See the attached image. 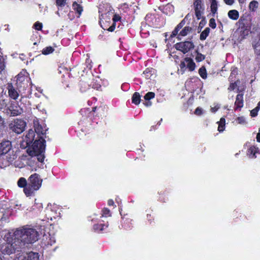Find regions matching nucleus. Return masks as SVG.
Instances as JSON below:
<instances>
[{
  "label": "nucleus",
  "instance_id": "1",
  "mask_svg": "<svg viewBox=\"0 0 260 260\" xmlns=\"http://www.w3.org/2000/svg\"><path fill=\"white\" fill-rule=\"evenodd\" d=\"M13 236L23 249L27 245L36 242L39 239V234L35 229L24 226L17 229Z\"/></svg>",
  "mask_w": 260,
  "mask_h": 260
},
{
  "label": "nucleus",
  "instance_id": "2",
  "mask_svg": "<svg viewBox=\"0 0 260 260\" xmlns=\"http://www.w3.org/2000/svg\"><path fill=\"white\" fill-rule=\"evenodd\" d=\"M16 238L14 237L12 243H4L0 245V251L4 254L10 255L15 252L16 250L19 251L22 249L20 246V244L17 241Z\"/></svg>",
  "mask_w": 260,
  "mask_h": 260
},
{
  "label": "nucleus",
  "instance_id": "3",
  "mask_svg": "<svg viewBox=\"0 0 260 260\" xmlns=\"http://www.w3.org/2000/svg\"><path fill=\"white\" fill-rule=\"evenodd\" d=\"M25 125L26 123L23 120L16 119L9 124V128L12 132L19 134L24 131Z\"/></svg>",
  "mask_w": 260,
  "mask_h": 260
},
{
  "label": "nucleus",
  "instance_id": "4",
  "mask_svg": "<svg viewBox=\"0 0 260 260\" xmlns=\"http://www.w3.org/2000/svg\"><path fill=\"white\" fill-rule=\"evenodd\" d=\"M45 140L41 136H40L38 140L34 141L32 145V149L34 154L38 153H44L45 149Z\"/></svg>",
  "mask_w": 260,
  "mask_h": 260
},
{
  "label": "nucleus",
  "instance_id": "5",
  "mask_svg": "<svg viewBox=\"0 0 260 260\" xmlns=\"http://www.w3.org/2000/svg\"><path fill=\"white\" fill-rule=\"evenodd\" d=\"M29 184L33 187L35 190H38L41 186L42 183V179L40 178V176L35 173L29 177L28 178Z\"/></svg>",
  "mask_w": 260,
  "mask_h": 260
},
{
  "label": "nucleus",
  "instance_id": "6",
  "mask_svg": "<svg viewBox=\"0 0 260 260\" xmlns=\"http://www.w3.org/2000/svg\"><path fill=\"white\" fill-rule=\"evenodd\" d=\"M193 47V44L190 41L181 42L175 45V48L177 50L181 51L184 54L188 52Z\"/></svg>",
  "mask_w": 260,
  "mask_h": 260
},
{
  "label": "nucleus",
  "instance_id": "7",
  "mask_svg": "<svg viewBox=\"0 0 260 260\" xmlns=\"http://www.w3.org/2000/svg\"><path fill=\"white\" fill-rule=\"evenodd\" d=\"M39 255L37 253L29 252L28 253H19L16 255L14 260H39Z\"/></svg>",
  "mask_w": 260,
  "mask_h": 260
},
{
  "label": "nucleus",
  "instance_id": "8",
  "mask_svg": "<svg viewBox=\"0 0 260 260\" xmlns=\"http://www.w3.org/2000/svg\"><path fill=\"white\" fill-rule=\"evenodd\" d=\"M12 148L10 141H3L0 143V155L7 153Z\"/></svg>",
  "mask_w": 260,
  "mask_h": 260
},
{
  "label": "nucleus",
  "instance_id": "9",
  "mask_svg": "<svg viewBox=\"0 0 260 260\" xmlns=\"http://www.w3.org/2000/svg\"><path fill=\"white\" fill-rule=\"evenodd\" d=\"M35 133L33 130L29 129L27 134L23 138V141L26 143V145L28 146L31 144L34 140Z\"/></svg>",
  "mask_w": 260,
  "mask_h": 260
},
{
  "label": "nucleus",
  "instance_id": "10",
  "mask_svg": "<svg viewBox=\"0 0 260 260\" xmlns=\"http://www.w3.org/2000/svg\"><path fill=\"white\" fill-rule=\"evenodd\" d=\"M8 90L9 96L14 99L16 100L19 96V94L16 89L13 87L12 84H9L8 85Z\"/></svg>",
  "mask_w": 260,
  "mask_h": 260
},
{
  "label": "nucleus",
  "instance_id": "11",
  "mask_svg": "<svg viewBox=\"0 0 260 260\" xmlns=\"http://www.w3.org/2000/svg\"><path fill=\"white\" fill-rule=\"evenodd\" d=\"M236 109H241L243 107V94L239 93L237 94L235 103Z\"/></svg>",
  "mask_w": 260,
  "mask_h": 260
},
{
  "label": "nucleus",
  "instance_id": "12",
  "mask_svg": "<svg viewBox=\"0 0 260 260\" xmlns=\"http://www.w3.org/2000/svg\"><path fill=\"white\" fill-rule=\"evenodd\" d=\"M185 61L186 62V68H188L189 71H193L196 68V64L193 60L189 57L185 58Z\"/></svg>",
  "mask_w": 260,
  "mask_h": 260
},
{
  "label": "nucleus",
  "instance_id": "13",
  "mask_svg": "<svg viewBox=\"0 0 260 260\" xmlns=\"http://www.w3.org/2000/svg\"><path fill=\"white\" fill-rule=\"evenodd\" d=\"M257 152V149L254 147H250L247 150V155L250 158H256L255 154Z\"/></svg>",
  "mask_w": 260,
  "mask_h": 260
},
{
  "label": "nucleus",
  "instance_id": "14",
  "mask_svg": "<svg viewBox=\"0 0 260 260\" xmlns=\"http://www.w3.org/2000/svg\"><path fill=\"white\" fill-rule=\"evenodd\" d=\"M35 132L39 135L40 136L41 135H44L46 134V132L47 131V129H44L42 125L40 124H36L35 125Z\"/></svg>",
  "mask_w": 260,
  "mask_h": 260
},
{
  "label": "nucleus",
  "instance_id": "15",
  "mask_svg": "<svg viewBox=\"0 0 260 260\" xmlns=\"http://www.w3.org/2000/svg\"><path fill=\"white\" fill-rule=\"evenodd\" d=\"M239 13L236 10H230L228 12V16L230 18L236 20L239 18Z\"/></svg>",
  "mask_w": 260,
  "mask_h": 260
},
{
  "label": "nucleus",
  "instance_id": "16",
  "mask_svg": "<svg viewBox=\"0 0 260 260\" xmlns=\"http://www.w3.org/2000/svg\"><path fill=\"white\" fill-rule=\"evenodd\" d=\"M36 190L34 189L33 187L30 186L29 184L24 188V192L27 197L31 196L34 191Z\"/></svg>",
  "mask_w": 260,
  "mask_h": 260
},
{
  "label": "nucleus",
  "instance_id": "17",
  "mask_svg": "<svg viewBox=\"0 0 260 260\" xmlns=\"http://www.w3.org/2000/svg\"><path fill=\"white\" fill-rule=\"evenodd\" d=\"M154 73V70L153 69H147L144 72L143 75L145 76L146 79H150Z\"/></svg>",
  "mask_w": 260,
  "mask_h": 260
},
{
  "label": "nucleus",
  "instance_id": "18",
  "mask_svg": "<svg viewBox=\"0 0 260 260\" xmlns=\"http://www.w3.org/2000/svg\"><path fill=\"white\" fill-rule=\"evenodd\" d=\"M140 95L138 92H135L132 97V102L135 105H138L140 103Z\"/></svg>",
  "mask_w": 260,
  "mask_h": 260
},
{
  "label": "nucleus",
  "instance_id": "19",
  "mask_svg": "<svg viewBox=\"0 0 260 260\" xmlns=\"http://www.w3.org/2000/svg\"><path fill=\"white\" fill-rule=\"evenodd\" d=\"M210 8L211 11L213 14H215V13H217V2L216 0H211Z\"/></svg>",
  "mask_w": 260,
  "mask_h": 260
},
{
  "label": "nucleus",
  "instance_id": "20",
  "mask_svg": "<svg viewBox=\"0 0 260 260\" xmlns=\"http://www.w3.org/2000/svg\"><path fill=\"white\" fill-rule=\"evenodd\" d=\"M210 30V29L209 27H206L205 30L201 32L200 37V40H205L209 35Z\"/></svg>",
  "mask_w": 260,
  "mask_h": 260
},
{
  "label": "nucleus",
  "instance_id": "21",
  "mask_svg": "<svg viewBox=\"0 0 260 260\" xmlns=\"http://www.w3.org/2000/svg\"><path fill=\"white\" fill-rule=\"evenodd\" d=\"M73 8L76 11L79 15H80L83 11V8L79 4H77L76 2H74L73 4Z\"/></svg>",
  "mask_w": 260,
  "mask_h": 260
},
{
  "label": "nucleus",
  "instance_id": "22",
  "mask_svg": "<svg viewBox=\"0 0 260 260\" xmlns=\"http://www.w3.org/2000/svg\"><path fill=\"white\" fill-rule=\"evenodd\" d=\"M194 10H204L201 0H196L194 2Z\"/></svg>",
  "mask_w": 260,
  "mask_h": 260
},
{
  "label": "nucleus",
  "instance_id": "23",
  "mask_svg": "<svg viewBox=\"0 0 260 260\" xmlns=\"http://www.w3.org/2000/svg\"><path fill=\"white\" fill-rule=\"evenodd\" d=\"M54 49L53 47L51 46L47 47L45 48H44L42 51V54L44 55H48L51 53H52L54 51Z\"/></svg>",
  "mask_w": 260,
  "mask_h": 260
},
{
  "label": "nucleus",
  "instance_id": "24",
  "mask_svg": "<svg viewBox=\"0 0 260 260\" xmlns=\"http://www.w3.org/2000/svg\"><path fill=\"white\" fill-rule=\"evenodd\" d=\"M17 184L20 187H25L27 186L26 180L24 178L21 177L18 180Z\"/></svg>",
  "mask_w": 260,
  "mask_h": 260
},
{
  "label": "nucleus",
  "instance_id": "25",
  "mask_svg": "<svg viewBox=\"0 0 260 260\" xmlns=\"http://www.w3.org/2000/svg\"><path fill=\"white\" fill-rule=\"evenodd\" d=\"M199 73L203 79L207 78V72L204 67H201L199 70Z\"/></svg>",
  "mask_w": 260,
  "mask_h": 260
},
{
  "label": "nucleus",
  "instance_id": "26",
  "mask_svg": "<svg viewBox=\"0 0 260 260\" xmlns=\"http://www.w3.org/2000/svg\"><path fill=\"white\" fill-rule=\"evenodd\" d=\"M105 226L106 228H107L108 224L106 225V224H96L94 225L93 229L95 231L99 230L100 231H103L105 229V228H104Z\"/></svg>",
  "mask_w": 260,
  "mask_h": 260
},
{
  "label": "nucleus",
  "instance_id": "27",
  "mask_svg": "<svg viewBox=\"0 0 260 260\" xmlns=\"http://www.w3.org/2000/svg\"><path fill=\"white\" fill-rule=\"evenodd\" d=\"M6 68L5 62L2 56L0 55V75L4 71Z\"/></svg>",
  "mask_w": 260,
  "mask_h": 260
},
{
  "label": "nucleus",
  "instance_id": "28",
  "mask_svg": "<svg viewBox=\"0 0 260 260\" xmlns=\"http://www.w3.org/2000/svg\"><path fill=\"white\" fill-rule=\"evenodd\" d=\"M258 2L255 1H251L249 5V7L250 10L252 11H254L255 9L258 7Z\"/></svg>",
  "mask_w": 260,
  "mask_h": 260
},
{
  "label": "nucleus",
  "instance_id": "29",
  "mask_svg": "<svg viewBox=\"0 0 260 260\" xmlns=\"http://www.w3.org/2000/svg\"><path fill=\"white\" fill-rule=\"evenodd\" d=\"M23 112V110L21 108H18L17 107H16V109H13L11 110V114L13 116H17L18 115L21 114Z\"/></svg>",
  "mask_w": 260,
  "mask_h": 260
},
{
  "label": "nucleus",
  "instance_id": "30",
  "mask_svg": "<svg viewBox=\"0 0 260 260\" xmlns=\"http://www.w3.org/2000/svg\"><path fill=\"white\" fill-rule=\"evenodd\" d=\"M191 28L189 27H185L180 32L179 36H185L191 30Z\"/></svg>",
  "mask_w": 260,
  "mask_h": 260
},
{
  "label": "nucleus",
  "instance_id": "31",
  "mask_svg": "<svg viewBox=\"0 0 260 260\" xmlns=\"http://www.w3.org/2000/svg\"><path fill=\"white\" fill-rule=\"evenodd\" d=\"M155 94L152 92H149L147 93L144 96V99L146 101H149L154 98Z\"/></svg>",
  "mask_w": 260,
  "mask_h": 260
},
{
  "label": "nucleus",
  "instance_id": "32",
  "mask_svg": "<svg viewBox=\"0 0 260 260\" xmlns=\"http://www.w3.org/2000/svg\"><path fill=\"white\" fill-rule=\"evenodd\" d=\"M205 56L202 54L197 52V56L196 57V60L198 62H200L205 59Z\"/></svg>",
  "mask_w": 260,
  "mask_h": 260
},
{
  "label": "nucleus",
  "instance_id": "33",
  "mask_svg": "<svg viewBox=\"0 0 260 260\" xmlns=\"http://www.w3.org/2000/svg\"><path fill=\"white\" fill-rule=\"evenodd\" d=\"M259 110V106H257L250 111V115L252 117H255L257 115V112Z\"/></svg>",
  "mask_w": 260,
  "mask_h": 260
},
{
  "label": "nucleus",
  "instance_id": "34",
  "mask_svg": "<svg viewBox=\"0 0 260 260\" xmlns=\"http://www.w3.org/2000/svg\"><path fill=\"white\" fill-rule=\"evenodd\" d=\"M180 70L183 73H184L186 69V62L185 61V59L181 61L180 64Z\"/></svg>",
  "mask_w": 260,
  "mask_h": 260
},
{
  "label": "nucleus",
  "instance_id": "35",
  "mask_svg": "<svg viewBox=\"0 0 260 260\" xmlns=\"http://www.w3.org/2000/svg\"><path fill=\"white\" fill-rule=\"evenodd\" d=\"M57 6L60 8L64 7L66 4V0H56Z\"/></svg>",
  "mask_w": 260,
  "mask_h": 260
},
{
  "label": "nucleus",
  "instance_id": "36",
  "mask_svg": "<svg viewBox=\"0 0 260 260\" xmlns=\"http://www.w3.org/2000/svg\"><path fill=\"white\" fill-rule=\"evenodd\" d=\"M35 155L37 156V159L40 162H43L44 159V153H38V154H35Z\"/></svg>",
  "mask_w": 260,
  "mask_h": 260
},
{
  "label": "nucleus",
  "instance_id": "37",
  "mask_svg": "<svg viewBox=\"0 0 260 260\" xmlns=\"http://www.w3.org/2000/svg\"><path fill=\"white\" fill-rule=\"evenodd\" d=\"M110 216V211L108 208H104L103 210L102 216L107 217Z\"/></svg>",
  "mask_w": 260,
  "mask_h": 260
},
{
  "label": "nucleus",
  "instance_id": "38",
  "mask_svg": "<svg viewBox=\"0 0 260 260\" xmlns=\"http://www.w3.org/2000/svg\"><path fill=\"white\" fill-rule=\"evenodd\" d=\"M203 10H195L196 16L198 19H200L202 17Z\"/></svg>",
  "mask_w": 260,
  "mask_h": 260
},
{
  "label": "nucleus",
  "instance_id": "39",
  "mask_svg": "<svg viewBox=\"0 0 260 260\" xmlns=\"http://www.w3.org/2000/svg\"><path fill=\"white\" fill-rule=\"evenodd\" d=\"M209 26L212 28H215L216 27V24L215 23V20L214 18H211L210 19Z\"/></svg>",
  "mask_w": 260,
  "mask_h": 260
},
{
  "label": "nucleus",
  "instance_id": "40",
  "mask_svg": "<svg viewBox=\"0 0 260 260\" xmlns=\"http://www.w3.org/2000/svg\"><path fill=\"white\" fill-rule=\"evenodd\" d=\"M34 27L36 29L40 30L42 28V24L40 22H37L34 24Z\"/></svg>",
  "mask_w": 260,
  "mask_h": 260
},
{
  "label": "nucleus",
  "instance_id": "41",
  "mask_svg": "<svg viewBox=\"0 0 260 260\" xmlns=\"http://www.w3.org/2000/svg\"><path fill=\"white\" fill-rule=\"evenodd\" d=\"M194 113L197 115H201L202 113V109L200 107H198L194 112Z\"/></svg>",
  "mask_w": 260,
  "mask_h": 260
},
{
  "label": "nucleus",
  "instance_id": "42",
  "mask_svg": "<svg viewBox=\"0 0 260 260\" xmlns=\"http://www.w3.org/2000/svg\"><path fill=\"white\" fill-rule=\"evenodd\" d=\"M90 86H92V87L94 89H96L99 90L101 88V85L98 83H94L92 84H91Z\"/></svg>",
  "mask_w": 260,
  "mask_h": 260
},
{
  "label": "nucleus",
  "instance_id": "43",
  "mask_svg": "<svg viewBox=\"0 0 260 260\" xmlns=\"http://www.w3.org/2000/svg\"><path fill=\"white\" fill-rule=\"evenodd\" d=\"M238 73V69L236 68H234L232 69L230 77H232L233 75H235Z\"/></svg>",
  "mask_w": 260,
  "mask_h": 260
},
{
  "label": "nucleus",
  "instance_id": "44",
  "mask_svg": "<svg viewBox=\"0 0 260 260\" xmlns=\"http://www.w3.org/2000/svg\"><path fill=\"white\" fill-rule=\"evenodd\" d=\"M224 2L228 5L231 6L234 3V0H223Z\"/></svg>",
  "mask_w": 260,
  "mask_h": 260
},
{
  "label": "nucleus",
  "instance_id": "45",
  "mask_svg": "<svg viewBox=\"0 0 260 260\" xmlns=\"http://www.w3.org/2000/svg\"><path fill=\"white\" fill-rule=\"evenodd\" d=\"M179 31V29H177V27H176V28H175V29L173 31L172 33L171 37H174L176 36L177 35Z\"/></svg>",
  "mask_w": 260,
  "mask_h": 260
},
{
  "label": "nucleus",
  "instance_id": "46",
  "mask_svg": "<svg viewBox=\"0 0 260 260\" xmlns=\"http://www.w3.org/2000/svg\"><path fill=\"white\" fill-rule=\"evenodd\" d=\"M237 120L240 124L243 123L245 122V119L243 117H238Z\"/></svg>",
  "mask_w": 260,
  "mask_h": 260
},
{
  "label": "nucleus",
  "instance_id": "47",
  "mask_svg": "<svg viewBox=\"0 0 260 260\" xmlns=\"http://www.w3.org/2000/svg\"><path fill=\"white\" fill-rule=\"evenodd\" d=\"M120 19V17L118 15H114L113 18V20L114 22H116Z\"/></svg>",
  "mask_w": 260,
  "mask_h": 260
},
{
  "label": "nucleus",
  "instance_id": "48",
  "mask_svg": "<svg viewBox=\"0 0 260 260\" xmlns=\"http://www.w3.org/2000/svg\"><path fill=\"white\" fill-rule=\"evenodd\" d=\"M224 126H223V124H220L219 123V125H218V130L219 132H223L224 131Z\"/></svg>",
  "mask_w": 260,
  "mask_h": 260
},
{
  "label": "nucleus",
  "instance_id": "49",
  "mask_svg": "<svg viewBox=\"0 0 260 260\" xmlns=\"http://www.w3.org/2000/svg\"><path fill=\"white\" fill-rule=\"evenodd\" d=\"M219 108V106H216L214 107H212L211 109V111L212 112H215L216 111H217V110Z\"/></svg>",
  "mask_w": 260,
  "mask_h": 260
},
{
  "label": "nucleus",
  "instance_id": "50",
  "mask_svg": "<svg viewBox=\"0 0 260 260\" xmlns=\"http://www.w3.org/2000/svg\"><path fill=\"white\" fill-rule=\"evenodd\" d=\"M115 28V25L113 24L112 26L109 27L108 30L109 31H113Z\"/></svg>",
  "mask_w": 260,
  "mask_h": 260
},
{
  "label": "nucleus",
  "instance_id": "51",
  "mask_svg": "<svg viewBox=\"0 0 260 260\" xmlns=\"http://www.w3.org/2000/svg\"><path fill=\"white\" fill-rule=\"evenodd\" d=\"M235 86H236L235 83H231L230 87L229 88V89H231L232 90L234 89L235 88Z\"/></svg>",
  "mask_w": 260,
  "mask_h": 260
},
{
  "label": "nucleus",
  "instance_id": "52",
  "mask_svg": "<svg viewBox=\"0 0 260 260\" xmlns=\"http://www.w3.org/2000/svg\"><path fill=\"white\" fill-rule=\"evenodd\" d=\"M225 119L224 118H221L219 122V123L220 124H223V126H225Z\"/></svg>",
  "mask_w": 260,
  "mask_h": 260
},
{
  "label": "nucleus",
  "instance_id": "53",
  "mask_svg": "<svg viewBox=\"0 0 260 260\" xmlns=\"http://www.w3.org/2000/svg\"><path fill=\"white\" fill-rule=\"evenodd\" d=\"M144 104L146 106L149 107V106H150L151 105V102L149 101H147L145 103H144Z\"/></svg>",
  "mask_w": 260,
  "mask_h": 260
},
{
  "label": "nucleus",
  "instance_id": "54",
  "mask_svg": "<svg viewBox=\"0 0 260 260\" xmlns=\"http://www.w3.org/2000/svg\"><path fill=\"white\" fill-rule=\"evenodd\" d=\"M114 202L112 200H109L108 202V204L109 206H112L114 205Z\"/></svg>",
  "mask_w": 260,
  "mask_h": 260
},
{
  "label": "nucleus",
  "instance_id": "55",
  "mask_svg": "<svg viewBox=\"0 0 260 260\" xmlns=\"http://www.w3.org/2000/svg\"><path fill=\"white\" fill-rule=\"evenodd\" d=\"M188 15H189V14H187V15L185 16V18H184L183 20H182V21H181V22H180V23H181V24L183 25V26H184V24H185V19L187 18L188 17Z\"/></svg>",
  "mask_w": 260,
  "mask_h": 260
},
{
  "label": "nucleus",
  "instance_id": "56",
  "mask_svg": "<svg viewBox=\"0 0 260 260\" xmlns=\"http://www.w3.org/2000/svg\"><path fill=\"white\" fill-rule=\"evenodd\" d=\"M183 25L181 24V23H179V24H178V25L176 26L177 27V29H180L182 27H183Z\"/></svg>",
  "mask_w": 260,
  "mask_h": 260
},
{
  "label": "nucleus",
  "instance_id": "57",
  "mask_svg": "<svg viewBox=\"0 0 260 260\" xmlns=\"http://www.w3.org/2000/svg\"><path fill=\"white\" fill-rule=\"evenodd\" d=\"M256 139L258 142H260V133L257 134Z\"/></svg>",
  "mask_w": 260,
  "mask_h": 260
},
{
  "label": "nucleus",
  "instance_id": "58",
  "mask_svg": "<svg viewBox=\"0 0 260 260\" xmlns=\"http://www.w3.org/2000/svg\"><path fill=\"white\" fill-rule=\"evenodd\" d=\"M205 23V21L203 20H201V21L200 23V25H204Z\"/></svg>",
  "mask_w": 260,
  "mask_h": 260
},
{
  "label": "nucleus",
  "instance_id": "59",
  "mask_svg": "<svg viewBox=\"0 0 260 260\" xmlns=\"http://www.w3.org/2000/svg\"><path fill=\"white\" fill-rule=\"evenodd\" d=\"M238 1L239 2V3L242 4V3H245L246 0H238Z\"/></svg>",
  "mask_w": 260,
  "mask_h": 260
},
{
  "label": "nucleus",
  "instance_id": "60",
  "mask_svg": "<svg viewBox=\"0 0 260 260\" xmlns=\"http://www.w3.org/2000/svg\"><path fill=\"white\" fill-rule=\"evenodd\" d=\"M55 242V241H54V240H53V241H51L50 242V243L48 242V244H50V245H52V242Z\"/></svg>",
  "mask_w": 260,
  "mask_h": 260
},
{
  "label": "nucleus",
  "instance_id": "61",
  "mask_svg": "<svg viewBox=\"0 0 260 260\" xmlns=\"http://www.w3.org/2000/svg\"><path fill=\"white\" fill-rule=\"evenodd\" d=\"M4 121L1 117H0V123L3 122Z\"/></svg>",
  "mask_w": 260,
  "mask_h": 260
},
{
  "label": "nucleus",
  "instance_id": "62",
  "mask_svg": "<svg viewBox=\"0 0 260 260\" xmlns=\"http://www.w3.org/2000/svg\"><path fill=\"white\" fill-rule=\"evenodd\" d=\"M96 109H97V108H96V107H94V108H93V109H92V111H93V112H95Z\"/></svg>",
  "mask_w": 260,
  "mask_h": 260
},
{
  "label": "nucleus",
  "instance_id": "63",
  "mask_svg": "<svg viewBox=\"0 0 260 260\" xmlns=\"http://www.w3.org/2000/svg\"><path fill=\"white\" fill-rule=\"evenodd\" d=\"M38 204L39 205V207L40 208H42L43 207L42 203H40V204Z\"/></svg>",
  "mask_w": 260,
  "mask_h": 260
},
{
  "label": "nucleus",
  "instance_id": "64",
  "mask_svg": "<svg viewBox=\"0 0 260 260\" xmlns=\"http://www.w3.org/2000/svg\"><path fill=\"white\" fill-rule=\"evenodd\" d=\"M257 106H259V108H260V101L258 103Z\"/></svg>",
  "mask_w": 260,
  "mask_h": 260
}]
</instances>
